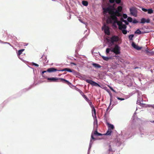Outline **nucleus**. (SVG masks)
Listing matches in <instances>:
<instances>
[{
    "label": "nucleus",
    "mask_w": 154,
    "mask_h": 154,
    "mask_svg": "<svg viewBox=\"0 0 154 154\" xmlns=\"http://www.w3.org/2000/svg\"><path fill=\"white\" fill-rule=\"evenodd\" d=\"M134 33L135 34H140L142 33L141 32L139 29H137L136 31H135Z\"/></svg>",
    "instance_id": "24"
},
{
    "label": "nucleus",
    "mask_w": 154,
    "mask_h": 154,
    "mask_svg": "<svg viewBox=\"0 0 154 154\" xmlns=\"http://www.w3.org/2000/svg\"><path fill=\"white\" fill-rule=\"evenodd\" d=\"M122 32L123 34H126L127 33V31L126 30L123 29L122 30Z\"/></svg>",
    "instance_id": "37"
},
{
    "label": "nucleus",
    "mask_w": 154,
    "mask_h": 154,
    "mask_svg": "<svg viewBox=\"0 0 154 154\" xmlns=\"http://www.w3.org/2000/svg\"><path fill=\"white\" fill-rule=\"evenodd\" d=\"M142 10L143 11H144V12H146L147 11V9H146V8H142Z\"/></svg>",
    "instance_id": "39"
},
{
    "label": "nucleus",
    "mask_w": 154,
    "mask_h": 154,
    "mask_svg": "<svg viewBox=\"0 0 154 154\" xmlns=\"http://www.w3.org/2000/svg\"><path fill=\"white\" fill-rule=\"evenodd\" d=\"M92 112H93L94 113V115L96 117V111L94 107L92 108Z\"/></svg>",
    "instance_id": "32"
},
{
    "label": "nucleus",
    "mask_w": 154,
    "mask_h": 154,
    "mask_svg": "<svg viewBox=\"0 0 154 154\" xmlns=\"http://www.w3.org/2000/svg\"><path fill=\"white\" fill-rule=\"evenodd\" d=\"M86 81L88 83L90 84L93 86H95L100 87V86L98 83L90 79H87Z\"/></svg>",
    "instance_id": "7"
},
{
    "label": "nucleus",
    "mask_w": 154,
    "mask_h": 154,
    "mask_svg": "<svg viewBox=\"0 0 154 154\" xmlns=\"http://www.w3.org/2000/svg\"><path fill=\"white\" fill-rule=\"evenodd\" d=\"M88 103L90 106L92 108H93V107H94V106H93V105L92 104V102L90 101V100H89L88 101Z\"/></svg>",
    "instance_id": "28"
},
{
    "label": "nucleus",
    "mask_w": 154,
    "mask_h": 154,
    "mask_svg": "<svg viewBox=\"0 0 154 154\" xmlns=\"http://www.w3.org/2000/svg\"><path fill=\"white\" fill-rule=\"evenodd\" d=\"M148 13L149 14H151L153 13V11L152 9H149L147 10Z\"/></svg>",
    "instance_id": "26"
},
{
    "label": "nucleus",
    "mask_w": 154,
    "mask_h": 154,
    "mask_svg": "<svg viewBox=\"0 0 154 154\" xmlns=\"http://www.w3.org/2000/svg\"><path fill=\"white\" fill-rule=\"evenodd\" d=\"M24 50V49H22L21 50H20L18 51V55L19 56L20 54H21L22 53V52H23Z\"/></svg>",
    "instance_id": "23"
},
{
    "label": "nucleus",
    "mask_w": 154,
    "mask_h": 154,
    "mask_svg": "<svg viewBox=\"0 0 154 154\" xmlns=\"http://www.w3.org/2000/svg\"><path fill=\"white\" fill-rule=\"evenodd\" d=\"M127 20L128 21L130 22H131L132 21V19L131 17H129L128 18Z\"/></svg>",
    "instance_id": "29"
},
{
    "label": "nucleus",
    "mask_w": 154,
    "mask_h": 154,
    "mask_svg": "<svg viewBox=\"0 0 154 154\" xmlns=\"http://www.w3.org/2000/svg\"><path fill=\"white\" fill-rule=\"evenodd\" d=\"M82 4L84 5L85 6H87L88 5V2L86 1H83L82 2Z\"/></svg>",
    "instance_id": "22"
},
{
    "label": "nucleus",
    "mask_w": 154,
    "mask_h": 154,
    "mask_svg": "<svg viewBox=\"0 0 154 154\" xmlns=\"http://www.w3.org/2000/svg\"><path fill=\"white\" fill-rule=\"evenodd\" d=\"M83 97L85 98V99L87 102L90 100L85 95H83Z\"/></svg>",
    "instance_id": "31"
},
{
    "label": "nucleus",
    "mask_w": 154,
    "mask_h": 154,
    "mask_svg": "<svg viewBox=\"0 0 154 154\" xmlns=\"http://www.w3.org/2000/svg\"><path fill=\"white\" fill-rule=\"evenodd\" d=\"M123 17L124 18L126 19L127 17L128 16L126 14H123Z\"/></svg>",
    "instance_id": "36"
},
{
    "label": "nucleus",
    "mask_w": 154,
    "mask_h": 154,
    "mask_svg": "<svg viewBox=\"0 0 154 154\" xmlns=\"http://www.w3.org/2000/svg\"><path fill=\"white\" fill-rule=\"evenodd\" d=\"M94 135L96 136L102 135V134L97 132V131H94Z\"/></svg>",
    "instance_id": "16"
},
{
    "label": "nucleus",
    "mask_w": 154,
    "mask_h": 154,
    "mask_svg": "<svg viewBox=\"0 0 154 154\" xmlns=\"http://www.w3.org/2000/svg\"><path fill=\"white\" fill-rule=\"evenodd\" d=\"M150 22V20L149 19L146 20L144 18H142L141 20L140 23L143 24L145 23H149Z\"/></svg>",
    "instance_id": "10"
},
{
    "label": "nucleus",
    "mask_w": 154,
    "mask_h": 154,
    "mask_svg": "<svg viewBox=\"0 0 154 154\" xmlns=\"http://www.w3.org/2000/svg\"><path fill=\"white\" fill-rule=\"evenodd\" d=\"M123 22H124L125 23L126 25H128V23L126 20H125Z\"/></svg>",
    "instance_id": "41"
},
{
    "label": "nucleus",
    "mask_w": 154,
    "mask_h": 154,
    "mask_svg": "<svg viewBox=\"0 0 154 154\" xmlns=\"http://www.w3.org/2000/svg\"><path fill=\"white\" fill-rule=\"evenodd\" d=\"M126 27H127V26L126 25L123 24L122 23V24L121 25V26L120 28V29H119L120 30H122L123 29H126Z\"/></svg>",
    "instance_id": "21"
},
{
    "label": "nucleus",
    "mask_w": 154,
    "mask_h": 154,
    "mask_svg": "<svg viewBox=\"0 0 154 154\" xmlns=\"http://www.w3.org/2000/svg\"><path fill=\"white\" fill-rule=\"evenodd\" d=\"M141 101H143L141 97H139V98H138L137 100V104L140 105V106H144L145 104L141 103Z\"/></svg>",
    "instance_id": "9"
},
{
    "label": "nucleus",
    "mask_w": 154,
    "mask_h": 154,
    "mask_svg": "<svg viewBox=\"0 0 154 154\" xmlns=\"http://www.w3.org/2000/svg\"><path fill=\"white\" fill-rule=\"evenodd\" d=\"M103 13L106 14L108 12L111 15L110 18L107 20V21L110 23H112V20L114 22L117 21L118 18L117 17H119L122 16V14L118 11H114L113 9L110 7H108L106 8H103Z\"/></svg>",
    "instance_id": "1"
},
{
    "label": "nucleus",
    "mask_w": 154,
    "mask_h": 154,
    "mask_svg": "<svg viewBox=\"0 0 154 154\" xmlns=\"http://www.w3.org/2000/svg\"><path fill=\"white\" fill-rule=\"evenodd\" d=\"M97 139L94 137V136H93V135L92 134L91 135V140H90V144H91V141H92V140H96Z\"/></svg>",
    "instance_id": "25"
},
{
    "label": "nucleus",
    "mask_w": 154,
    "mask_h": 154,
    "mask_svg": "<svg viewBox=\"0 0 154 154\" xmlns=\"http://www.w3.org/2000/svg\"><path fill=\"white\" fill-rule=\"evenodd\" d=\"M108 109H109V108H108L106 109V111H107Z\"/></svg>",
    "instance_id": "46"
},
{
    "label": "nucleus",
    "mask_w": 154,
    "mask_h": 154,
    "mask_svg": "<svg viewBox=\"0 0 154 154\" xmlns=\"http://www.w3.org/2000/svg\"><path fill=\"white\" fill-rule=\"evenodd\" d=\"M109 94L110 95V104H111V101H112V95H111V94H110V93L109 92Z\"/></svg>",
    "instance_id": "38"
},
{
    "label": "nucleus",
    "mask_w": 154,
    "mask_h": 154,
    "mask_svg": "<svg viewBox=\"0 0 154 154\" xmlns=\"http://www.w3.org/2000/svg\"><path fill=\"white\" fill-rule=\"evenodd\" d=\"M47 79L51 82H59L58 80H60L61 81H63L64 83H66L69 85H70L71 84V83L69 81L66 80L65 79L62 78L52 77L50 78H47Z\"/></svg>",
    "instance_id": "3"
},
{
    "label": "nucleus",
    "mask_w": 154,
    "mask_h": 154,
    "mask_svg": "<svg viewBox=\"0 0 154 154\" xmlns=\"http://www.w3.org/2000/svg\"><path fill=\"white\" fill-rule=\"evenodd\" d=\"M132 46L134 48L138 50H140L141 49V48L136 45L134 42H133L132 44Z\"/></svg>",
    "instance_id": "11"
},
{
    "label": "nucleus",
    "mask_w": 154,
    "mask_h": 154,
    "mask_svg": "<svg viewBox=\"0 0 154 154\" xmlns=\"http://www.w3.org/2000/svg\"><path fill=\"white\" fill-rule=\"evenodd\" d=\"M110 52H113L116 55L119 54H120V48L117 45H116L113 48H107L106 50V55L109 54Z\"/></svg>",
    "instance_id": "2"
},
{
    "label": "nucleus",
    "mask_w": 154,
    "mask_h": 154,
    "mask_svg": "<svg viewBox=\"0 0 154 154\" xmlns=\"http://www.w3.org/2000/svg\"><path fill=\"white\" fill-rule=\"evenodd\" d=\"M132 23H138V21H137L136 19H134L132 21Z\"/></svg>",
    "instance_id": "34"
},
{
    "label": "nucleus",
    "mask_w": 154,
    "mask_h": 154,
    "mask_svg": "<svg viewBox=\"0 0 154 154\" xmlns=\"http://www.w3.org/2000/svg\"><path fill=\"white\" fill-rule=\"evenodd\" d=\"M109 1L111 3H113L115 2L116 3L119 4L121 2V0H109Z\"/></svg>",
    "instance_id": "12"
},
{
    "label": "nucleus",
    "mask_w": 154,
    "mask_h": 154,
    "mask_svg": "<svg viewBox=\"0 0 154 154\" xmlns=\"http://www.w3.org/2000/svg\"><path fill=\"white\" fill-rule=\"evenodd\" d=\"M131 14L133 16L136 17L137 16V8L135 7H132L130 9Z\"/></svg>",
    "instance_id": "4"
},
{
    "label": "nucleus",
    "mask_w": 154,
    "mask_h": 154,
    "mask_svg": "<svg viewBox=\"0 0 154 154\" xmlns=\"http://www.w3.org/2000/svg\"><path fill=\"white\" fill-rule=\"evenodd\" d=\"M119 40V37L116 35H113L110 38V42L112 44H113L114 42H117Z\"/></svg>",
    "instance_id": "5"
},
{
    "label": "nucleus",
    "mask_w": 154,
    "mask_h": 154,
    "mask_svg": "<svg viewBox=\"0 0 154 154\" xmlns=\"http://www.w3.org/2000/svg\"><path fill=\"white\" fill-rule=\"evenodd\" d=\"M117 98L118 99L121 100H124L125 99L124 98H121L119 97H117Z\"/></svg>",
    "instance_id": "42"
},
{
    "label": "nucleus",
    "mask_w": 154,
    "mask_h": 154,
    "mask_svg": "<svg viewBox=\"0 0 154 154\" xmlns=\"http://www.w3.org/2000/svg\"><path fill=\"white\" fill-rule=\"evenodd\" d=\"M112 130L110 129H108L106 133L105 134V135H110L112 133Z\"/></svg>",
    "instance_id": "17"
},
{
    "label": "nucleus",
    "mask_w": 154,
    "mask_h": 154,
    "mask_svg": "<svg viewBox=\"0 0 154 154\" xmlns=\"http://www.w3.org/2000/svg\"><path fill=\"white\" fill-rule=\"evenodd\" d=\"M80 93H81V95L83 96V95H85L81 91L80 92Z\"/></svg>",
    "instance_id": "44"
},
{
    "label": "nucleus",
    "mask_w": 154,
    "mask_h": 154,
    "mask_svg": "<svg viewBox=\"0 0 154 154\" xmlns=\"http://www.w3.org/2000/svg\"><path fill=\"white\" fill-rule=\"evenodd\" d=\"M58 71H67L70 72H72V70L68 68H65L64 69H63L59 70Z\"/></svg>",
    "instance_id": "13"
},
{
    "label": "nucleus",
    "mask_w": 154,
    "mask_h": 154,
    "mask_svg": "<svg viewBox=\"0 0 154 154\" xmlns=\"http://www.w3.org/2000/svg\"><path fill=\"white\" fill-rule=\"evenodd\" d=\"M125 20L123 19V18H122V17H121V18H120V20H121V22H124V20Z\"/></svg>",
    "instance_id": "43"
},
{
    "label": "nucleus",
    "mask_w": 154,
    "mask_h": 154,
    "mask_svg": "<svg viewBox=\"0 0 154 154\" xmlns=\"http://www.w3.org/2000/svg\"><path fill=\"white\" fill-rule=\"evenodd\" d=\"M108 87L113 92H115V93H116V91L115 90H114V89L112 88V87H111V86H109V85H108Z\"/></svg>",
    "instance_id": "33"
},
{
    "label": "nucleus",
    "mask_w": 154,
    "mask_h": 154,
    "mask_svg": "<svg viewBox=\"0 0 154 154\" xmlns=\"http://www.w3.org/2000/svg\"><path fill=\"white\" fill-rule=\"evenodd\" d=\"M92 64L95 68H99L101 67V66L98 64L92 63Z\"/></svg>",
    "instance_id": "15"
},
{
    "label": "nucleus",
    "mask_w": 154,
    "mask_h": 154,
    "mask_svg": "<svg viewBox=\"0 0 154 154\" xmlns=\"http://www.w3.org/2000/svg\"><path fill=\"white\" fill-rule=\"evenodd\" d=\"M104 31L105 33L108 35H110V33L109 30V27L108 26H106L105 25H104Z\"/></svg>",
    "instance_id": "8"
},
{
    "label": "nucleus",
    "mask_w": 154,
    "mask_h": 154,
    "mask_svg": "<svg viewBox=\"0 0 154 154\" xmlns=\"http://www.w3.org/2000/svg\"><path fill=\"white\" fill-rule=\"evenodd\" d=\"M107 125L109 129H110L111 130H113L114 128V126L113 125L110 124L109 123H107Z\"/></svg>",
    "instance_id": "14"
},
{
    "label": "nucleus",
    "mask_w": 154,
    "mask_h": 154,
    "mask_svg": "<svg viewBox=\"0 0 154 154\" xmlns=\"http://www.w3.org/2000/svg\"><path fill=\"white\" fill-rule=\"evenodd\" d=\"M108 151L109 153L110 152H113V151L112 149L111 146L110 145L109 146V149H108Z\"/></svg>",
    "instance_id": "27"
},
{
    "label": "nucleus",
    "mask_w": 154,
    "mask_h": 154,
    "mask_svg": "<svg viewBox=\"0 0 154 154\" xmlns=\"http://www.w3.org/2000/svg\"><path fill=\"white\" fill-rule=\"evenodd\" d=\"M72 63V64H73V65H76V64H75V63Z\"/></svg>",
    "instance_id": "45"
},
{
    "label": "nucleus",
    "mask_w": 154,
    "mask_h": 154,
    "mask_svg": "<svg viewBox=\"0 0 154 154\" xmlns=\"http://www.w3.org/2000/svg\"><path fill=\"white\" fill-rule=\"evenodd\" d=\"M32 65L37 67H38L39 66L38 64L34 63H32Z\"/></svg>",
    "instance_id": "40"
},
{
    "label": "nucleus",
    "mask_w": 154,
    "mask_h": 154,
    "mask_svg": "<svg viewBox=\"0 0 154 154\" xmlns=\"http://www.w3.org/2000/svg\"><path fill=\"white\" fill-rule=\"evenodd\" d=\"M114 22L115 23H117V25L119 26V29H120V28L121 26V25L122 24V22H120V21H118V20H117V22Z\"/></svg>",
    "instance_id": "19"
},
{
    "label": "nucleus",
    "mask_w": 154,
    "mask_h": 154,
    "mask_svg": "<svg viewBox=\"0 0 154 154\" xmlns=\"http://www.w3.org/2000/svg\"><path fill=\"white\" fill-rule=\"evenodd\" d=\"M59 70L55 68H54L53 67L50 68H48L47 69V71H44L42 72V75H43V74L47 72H55L56 71H59Z\"/></svg>",
    "instance_id": "6"
},
{
    "label": "nucleus",
    "mask_w": 154,
    "mask_h": 154,
    "mask_svg": "<svg viewBox=\"0 0 154 154\" xmlns=\"http://www.w3.org/2000/svg\"><path fill=\"white\" fill-rule=\"evenodd\" d=\"M122 7L121 6H119L117 9V10L116 11H118V12H121L122 11Z\"/></svg>",
    "instance_id": "20"
},
{
    "label": "nucleus",
    "mask_w": 154,
    "mask_h": 154,
    "mask_svg": "<svg viewBox=\"0 0 154 154\" xmlns=\"http://www.w3.org/2000/svg\"><path fill=\"white\" fill-rule=\"evenodd\" d=\"M94 125H95V124H96V126H97V119H96V118L95 120H94Z\"/></svg>",
    "instance_id": "35"
},
{
    "label": "nucleus",
    "mask_w": 154,
    "mask_h": 154,
    "mask_svg": "<svg viewBox=\"0 0 154 154\" xmlns=\"http://www.w3.org/2000/svg\"><path fill=\"white\" fill-rule=\"evenodd\" d=\"M103 60L106 61H108L111 58L110 57H105L104 56H102Z\"/></svg>",
    "instance_id": "18"
},
{
    "label": "nucleus",
    "mask_w": 154,
    "mask_h": 154,
    "mask_svg": "<svg viewBox=\"0 0 154 154\" xmlns=\"http://www.w3.org/2000/svg\"><path fill=\"white\" fill-rule=\"evenodd\" d=\"M134 35H132V34L128 36L130 40H132V38H133V37H134Z\"/></svg>",
    "instance_id": "30"
},
{
    "label": "nucleus",
    "mask_w": 154,
    "mask_h": 154,
    "mask_svg": "<svg viewBox=\"0 0 154 154\" xmlns=\"http://www.w3.org/2000/svg\"><path fill=\"white\" fill-rule=\"evenodd\" d=\"M151 122L154 123V121H153Z\"/></svg>",
    "instance_id": "47"
}]
</instances>
